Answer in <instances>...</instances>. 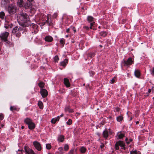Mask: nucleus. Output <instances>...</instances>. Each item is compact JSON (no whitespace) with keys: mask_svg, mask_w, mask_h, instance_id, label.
Returning <instances> with one entry per match:
<instances>
[{"mask_svg":"<svg viewBox=\"0 0 154 154\" xmlns=\"http://www.w3.org/2000/svg\"><path fill=\"white\" fill-rule=\"evenodd\" d=\"M1 126H2V127H3V125H1Z\"/></svg>","mask_w":154,"mask_h":154,"instance_id":"61","label":"nucleus"},{"mask_svg":"<svg viewBox=\"0 0 154 154\" xmlns=\"http://www.w3.org/2000/svg\"><path fill=\"white\" fill-rule=\"evenodd\" d=\"M119 145H118V144H117V143H116L115 144V148L116 149H117V150L119 149Z\"/></svg>","mask_w":154,"mask_h":154,"instance_id":"44","label":"nucleus"},{"mask_svg":"<svg viewBox=\"0 0 154 154\" xmlns=\"http://www.w3.org/2000/svg\"><path fill=\"white\" fill-rule=\"evenodd\" d=\"M47 20L42 25H44L45 23H47L48 25L49 26H51L52 25V23H49V21H48V20H49V17L48 16V15H47Z\"/></svg>","mask_w":154,"mask_h":154,"instance_id":"25","label":"nucleus"},{"mask_svg":"<svg viewBox=\"0 0 154 154\" xmlns=\"http://www.w3.org/2000/svg\"><path fill=\"white\" fill-rule=\"evenodd\" d=\"M24 128V126H22L21 127V128H22V129H23V128Z\"/></svg>","mask_w":154,"mask_h":154,"instance_id":"57","label":"nucleus"},{"mask_svg":"<svg viewBox=\"0 0 154 154\" xmlns=\"http://www.w3.org/2000/svg\"><path fill=\"white\" fill-rule=\"evenodd\" d=\"M5 16V13L2 11L0 12V18H1L3 20Z\"/></svg>","mask_w":154,"mask_h":154,"instance_id":"26","label":"nucleus"},{"mask_svg":"<svg viewBox=\"0 0 154 154\" xmlns=\"http://www.w3.org/2000/svg\"><path fill=\"white\" fill-rule=\"evenodd\" d=\"M13 26V25L12 23L7 22H6L5 25V27L6 29L8 28H11Z\"/></svg>","mask_w":154,"mask_h":154,"instance_id":"15","label":"nucleus"},{"mask_svg":"<svg viewBox=\"0 0 154 154\" xmlns=\"http://www.w3.org/2000/svg\"><path fill=\"white\" fill-rule=\"evenodd\" d=\"M58 60H59V58H58V56H55L54 58V60L56 62H57Z\"/></svg>","mask_w":154,"mask_h":154,"instance_id":"45","label":"nucleus"},{"mask_svg":"<svg viewBox=\"0 0 154 154\" xmlns=\"http://www.w3.org/2000/svg\"><path fill=\"white\" fill-rule=\"evenodd\" d=\"M9 33L8 32H4L2 33L0 35V37L2 40H3L5 42L7 41V37L9 35Z\"/></svg>","mask_w":154,"mask_h":154,"instance_id":"7","label":"nucleus"},{"mask_svg":"<svg viewBox=\"0 0 154 154\" xmlns=\"http://www.w3.org/2000/svg\"><path fill=\"white\" fill-rule=\"evenodd\" d=\"M117 135L118 137L119 138V139L122 138L123 137L125 136L124 134L119 133H118Z\"/></svg>","mask_w":154,"mask_h":154,"instance_id":"27","label":"nucleus"},{"mask_svg":"<svg viewBox=\"0 0 154 154\" xmlns=\"http://www.w3.org/2000/svg\"><path fill=\"white\" fill-rule=\"evenodd\" d=\"M9 0H2L1 3L4 6L6 5L9 2Z\"/></svg>","mask_w":154,"mask_h":154,"instance_id":"19","label":"nucleus"},{"mask_svg":"<svg viewBox=\"0 0 154 154\" xmlns=\"http://www.w3.org/2000/svg\"><path fill=\"white\" fill-rule=\"evenodd\" d=\"M60 118V116H58L57 118H55L52 119L51 120V122L52 123L54 124L57 121L59 120Z\"/></svg>","mask_w":154,"mask_h":154,"instance_id":"16","label":"nucleus"},{"mask_svg":"<svg viewBox=\"0 0 154 154\" xmlns=\"http://www.w3.org/2000/svg\"><path fill=\"white\" fill-rule=\"evenodd\" d=\"M58 150H59L60 153L61 154H63V149L62 147H59L58 149Z\"/></svg>","mask_w":154,"mask_h":154,"instance_id":"38","label":"nucleus"},{"mask_svg":"<svg viewBox=\"0 0 154 154\" xmlns=\"http://www.w3.org/2000/svg\"><path fill=\"white\" fill-rule=\"evenodd\" d=\"M104 146L103 144H102L100 145V147L101 149H102Z\"/></svg>","mask_w":154,"mask_h":154,"instance_id":"53","label":"nucleus"},{"mask_svg":"<svg viewBox=\"0 0 154 154\" xmlns=\"http://www.w3.org/2000/svg\"><path fill=\"white\" fill-rule=\"evenodd\" d=\"M44 39L46 41L48 42H51L53 40V38L50 35L46 36Z\"/></svg>","mask_w":154,"mask_h":154,"instance_id":"12","label":"nucleus"},{"mask_svg":"<svg viewBox=\"0 0 154 154\" xmlns=\"http://www.w3.org/2000/svg\"><path fill=\"white\" fill-rule=\"evenodd\" d=\"M100 35L103 37L105 36L106 35V32L105 31L101 32H100Z\"/></svg>","mask_w":154,"mask_h":154,"instance_id":"31","label":"nucleus"},{"mask_svg":"<svg viewBox=\"0 0 154 154\" xmlns=\"http://www.w3.org/2000/svg\"><path fill=\"white\" fill-rule=\"evenodd\" d=\"M80 152L82 153H85L86 151V149L84 147H82L80 149Z\"/></svg>","mask_w":154,"mask_h":154,"instance_id":"30","label":"nucleus"},{"mask_svg":"<svg viewBox=\"0 0 154 154\" xmlns=\"http://www.w3.org/2000/svg\"><path fill=\"white\" fill-rule=\"evenodd\" d=\"M70 30H72L74 32V33H75L76 32V30L75 29L74 27H72L70 28Z\"/></svg>","mask_w":154,"mask_h":154,"instance_id":"46","label":"nucleus"},{"mask_svg":"<svg viewBox=\"0 0 154 154\" xmlns=\"http://www.w3.org/2000/svg\"><path fill=\"white\" fill-rule=\"evenodd\" d=\"M106 130L107 129H106L103 132V137L105 138H107L108 136V132Z\"/></svg>","mask_w":154,"mask_h":154,"instance_id":"22","label":"nucleus"},{"mask_svg":"<svg viewBox=\"0 0 154 154\" xmlns=\"http://www.w3.org/2000/svg\"><path fill=\"white\" fill-rule=\"evenodd\" d=\"M116 78L114 77L112 80H110V83H113L115 82L116 80Z\"/></svg>","mask_w":154,"mask_h":154,"instance_id":"42","label":"nucleus"},{"mask_svg":"<svg viewBox=\"0 0 154 154\" xmlns=\"http://www.w3.org/2000/svg\"><path fill=\"white\" fill-rule=\"evenodd\" d=\"M68 62V60L67 59H65L63 61L60 63L61 65L63 66H65Z\"/></svg>","mask_w":154,"mask_h":154,"instance_id":"17","label":"nucleus"},{"mask_svg":"<svg viewBox=\"0 0 154 154\" xmlns=\"http://www.w3.org/2000/svg\"><path fill=\"white\" fill-rule=\"evenodd\" d=\"M64 83L67 87H69L70 86V84L69 82V80L67 78H64Z\"/></svg>","mask_w":154,"mask_h":154,"instance_id":"13","label":"nucleus"},{"mask_svg":"<svg viewBox=\"0 0 154 154\" xmlns=\"http://www.w3.org/2000/svg\"><path fill=\"white\" fill-rule=\"evenodd\" d=\"M65 110L66 112H73L72 109H71L67 107L65 108Z\"/></svg>","mask_w":154,"mask_h":154,"instance_id":"23","label":"nucleus"},{"mask_svg":"<svg viewBox=\"0 0 154 154\" xmlns=\"http://www.w3.org/2000/svg\"><path fill=\"white\" fill-rule=\"evenodd\" d=\"M34 26H37V25H35Z\"/></svg>","mask_w":154,"mask_h":154,"instance_id":"62","label":"nucleus"},{"mask_svg":"<svg viewBox=\"0 0 154 154\" xmlns=\"http://www.w3.org/2000/svg\"><path fill=\"white\" fill-rule=\"evenodd\" d=\"M134 75L136 77H139L140 75L139 71L138 70H136L134 71Z\"/></svg>","mask_w":154,"mask_h":154,"instance_id":"21","label":"nucleus"},{"mask_svg":"<svg viewBox=\"0 0 154 154\" xmlns=\"http://www.w3.org/2000/svg\"><path fill=\"white\" fill-rule=\"evenodd\" d=\"M70 30V28H68L67 29H66V32H67L68 33V32H69Z\"/></svg>","mask_w":154,"mask_h":154,"instance_id":"54","label":"nucleus"},{"mask_svg":"<svg viewBox=\"0 0 154 154\" xmlns=\"http://www.w3.org/2000/svg\"><path fill=\"white\" fill-rule=\"evenodd\" d=\"M24 122L26 124L28 125L33 122L32 120L29 118H27L25 119Z\"/></svg>","mask_w":154,"mask_h":154,"instance_id":"14","label":"nucleus"},{"mask_svg":"<svg viewBox=\"0 0 154 154\" xmlns=\"http://www.w3.org/2000/svg\"><path fill=\"white\" fill-rule=\"evenodd\" d=\"M117 120L118 122H120L123 119V117L122 116H119L117 118Z\"/></svg>","mask_w":154,"mask_h":154,"instance_id":"29","label":"nucleus"},{"mask_svg":"<svg viewBox=\"0 0 154 154\" xmlns=\"http://www.w3.org/2000/svg\"><path fill=\"white\" fill-rule=\"evenodd\" d=\"M39 86L41 88H42L44 86V84L43 82H40L38 84Z\"/></svg>","mask_w":154,"mask_h":154,"instance_id":"43","label":"nucleus"},{"mask_svg":"<svg viewBox=\"0 0 154 154\" xmlns=\"http://www.w3.org/2000/svg\"><path fill=\"white\" fill-rule=\"evenodd\" d=\"M118 145L119 146H120L122 148V149H123L124 150H125L126 149L125 147V143L124 142L122 141L119 140L117 142H116Z\"/></svg>","mask_w":154,"mask_h":154,"instance_id":"11","label":"nucleus"},{"mask_svg":"<svg viewBox=\"0 0 154 154\" xmlns=\"http://www.w3.org/2000/svg\"><path fill=\"white\" fill-rule=\"evenodd\" d=\"M125 140L126 142V143L128 144H129L132 141V139H130L129 140H128V139L127 138H126Z\"/></svg>","mask_w":154,"mask_h":154,"instance_id":"39","label":"nucleus"},{"mask_svg":"<svg viewBox=\"0 0 154 154\" xmlns=\"http://www.w3.org/2000/svg\"><path fill=\"white\" fill-rule=\"evenodd\" d=\"M35 148L38 150L40 151L41 149V147L40 143L36 141H35L33 142Z\"/></svg>","mask_w":154,"mask_h":154,"instance_id":"8","label":"nucleus"},{"mask_svg":"<svg viewBox=\"0 0 154 154\" xmlns=\"http://www.w3.org/2000/svg\"><path fill=\"white\" fill-rule=\"evenodd\" d=\"M28 126L29 128L31 130L34 129L35 127V124L33 122L28 125Z\"/></svg>","mask_w":154,"mask_h":154,"instance_id":"18","label":"nucleus"},{"mask_svg":"<svg viewBox=\"0 0 154 154\" xmlns=\"http://www.w3.org/2000/svg\"><path fill=\"white\" fill-rule=\"evenodd\" d=\"M17 154H22V151L21 150L18 149L17 151Z\"/></svg>","mask_w":154,"mask_h":154,"instance_id":"47","label":"nucleus"},{"mask_svg":"<svg viewBox=\"0 0 154 154\" xmlns=\"http://www.w3.org/2000/svg\"><path fill=\"white\" fill-rule=\"evenodd\" d=\"M63 116V114H62V115H61L60 116L62 117V116Z\"/></svg>","mask_w":154,"mask_h":154,"instance_id":"59","label":"nucleus"},{"mask_svg":"<svg viewBox=\"0 0 154 154\" xmlns=\"http://www.w3.org/2000/svg\"><path fill=\"white\" fill-rule=\"evenodd\" d=\"M131 154H140V152L136 150L132 151L130 152Z\"/></svg>","mask_w":154,"mask_h":154,"instance_id":"28","label":"nucleus"},{"mask_svg":"<svg viewBox=\"0 0 154 154\" xmlns=\"http://www.w3.org/2000/svg\"><path fill=\"white\" fill-rule=\"evenodd\" d=\"M75 149H72L68 152V154H73Z\"/></svg>","mask_w":154,"mask_h":154,"instance_id":"40","label":"nucleus"},{"mask_svg":"<svg viewBox=\"0 0 154 154\" xmlns=\"http://www.w3.org/2000/svg\"><path fill=\"white\" fill-rule=\"evenodd\" d=\"M72 122V121L71 119H69L66 122V124L69 125H70Z\"/></svg>","mask_w":154,"mask_h":154,"instance_id":"37","label":"nucleus"},{"mask_svg":"<svg viewBox=\"0 0 154 154\" xmlns=\"http://www.w3.org/2000/svg\"><path fill=\"white\" fill-rule=\"evenodd\" d=\"M83 27L84 29H85L87 30H89V28H90V27L89 28L88 26H84Z\"/></svg>","mask_w":154,"mask_h":154,"instance_id":"49","label":"nucleus"},{"mask_svg":"<svg viewBox=\"0 0 154 154\" xmlns=\"http://www.w3.org/2000/svg\"><path fill=\"white\" fill-rule=\"evenodd\" d=\"M41 94L43 97H45L48 95L47 91L44 89H42L40 91Z\"/></svg>","mask_w":154,"mask_h":154,"instance_id":"10","label":"nucleus"},{"mask_svg":"<svg viewBox=\"0 0 154 154\" xmlns=\"http://www.w3.org/2000/svg\"><path fill=\"white\" fill-rule=\"evenodd\" d=\"M29 2H32L33 0H27Z\"/></svg>","mask_w":154,"mask_h":154,"instance_id":"55","label":"nucleus"},{"mask_svg":"<svg viewBox=\"0 0 154 154\" xmlns=\"http://www.w3.org/2000/svg\"><path fill=\"white\" fill-rule=\"evenodd\" d=\"M132 119V118H131L130 119V120L131 121V120Z\"/></svg>","mask_w":154,"mask_h":154,"instance_id":"60","label":"nucleus"},{"mask_svg":"<svg viewBox=\"0 0 154 154\" xmlns=\"http://www.w3.org/2000/svg\"><path fill=\"white\" fill-rule=\"evenodd\" d=\"M139 123V121H137V122H136V124H138Z\"/></svg>","mask_w":154,"mask_h":154,"instance_id":"56","label":"nucleus"},{"mask_svg":"<svg viewBox=\"0 0 154 154\" xmlns=\"http://www.w3.org/2000/svg\"><path fill=\"white\" fill-rule=\"evenodd\" d=\"M151 92V89H149L148 92L147 93H146V96H148L149 95V93H150Z\"/></svg>","mask_w":154,"mask_h":154,"instance_id":"50","label":"nucleus"},{"mask_svg":"<svg viewBox=\"0 0 154 154\" xmlns=\"http://www.w3.org/2000/svg\"><path fill=\"white\" fill-rule=\"evenodd\" d=\"M51 145L50 144H47L46 145V148L47 149H49L51 148Z\"/></svg>","mask_w":154,"mask_h":154,"instance_id":"36","label":"nucleus"},{"mask_svg":"<svg viewBox=\"0 0 154 154\" xmlns=\"http://www.w3.org/2000/svg\"><path fill=\"white\" fill-rule=\"evenodd\" d=\"M64 41L65 40L64 38H63L61 39L60 40V44L62 45H63L62 46H63L64 44H65Z\"/></svg>","mask_w":154,"mask_h":154,"instance_id":"32","label":"nucleus"},{"mask_svg":"<svg viewBox=\"0 0 154 154\" xmlns=\"http://www.w3.org/2000/svg\"><path fill=\"white\" fill-rule=\"evenodd\" d=\"M69 149V146L67 144H65L64 146V149L65 151H67Z\"/></svg>","mask_w":154,"mask_h":154,"instance_id":"35","label":"nucleus"},{"mask_svg":"<svg viewBox=\"0 0 154 154\" xmlns=\"http://www.w3.org/2000/svg\"><path fill=\"white\" fill-rule=\"evenodd\" d=\"M23 6L25 9H30L31 12L34 13L35 11V8L32 7V3L30 2H27L25 3Z\"/></svg>","mask_w":154,"mask_h":154,"instance_id":"4","label":"nucleus"},{"mask_svg":"<svg viewBox=\"0 0 154 154\" xmlns=\"http://www.w3.org/2000/svg\"><path fill=\"white\" fill-rule=\"evenodd\" d=\"M95 55V54L94 53H90L88 54V57H94Z\"/></svg>","mask_w":154,"mask_h":154,"instance_id":"34","label":"nucleus"},{"mask_svg":"<svg viewBox=\"0 0 154 154\" xmlns=\"http://www.w3.org/2000/svg\"><path fill=\"white\" fill-rule=\"evenodd\" d=\"M24 149L25 152L28 154H35L34 151L27 146H25Z\"/></svg>","mask_w":154,"mask_h":154,"instance_id":"9","label":"nucleus"},{"mask_svg":"<svg viewBox=\"0 0 154 154\" xmlns=\"http://www.w3.org/2000/svg\"><path fill=\"white\" fill-rule=\"evenodd\" d=\"M57 13H55L53 15V17L54 18H56L57 16Z\"/></svg>","mask_w":154,"mask_h":154,"instance_id":"51","label":"nucleus"},{"mask_svg":"<svg viewBox=\"0 0 154 154\" xmlns=\"http://www.w3.org/2000/svg\"><path fill=\"white\" fill-rule=\"evenodd\" d=\"M124 65L125 66H128L131 65L134 62V60L131 57H129L127 60H123Z\"/></svg>","mask_w":154,"mask_h":154,"instance_id":"6","label":"nucleus"},{"mask_svg":"<svg viewBox=\"0 0 154 154\" xmlns=\"http://www.w3.org/2000/svg\"><path fill=\"white\" fill-rule=\"evenodd\" d=\"M17 18L19 22L25 23L29 21V17L26 13H22L18 14Z\"/></svg>","mask_w":154,"mask_h":154,"instance_id":"1","label":"nucleus"},{"mask_svg":"<svg viewBox=\"0 0 154 154\" xmlns=\"http://www.w3.org/2000/svg\"><path fill=\"white\" fill-rule=\"evenodd\" d=\"M10 109L11 111H13L14 110H16L17 108L14 106H11L10 108Z\"/></svg>","mask_w":154,"mask_h":154,"instance_id":"41","label":"nucleus"},{"mask_svg":"<svg viewBox=\"0 0 154 154\" xmlns=\"http://www.w3.org/2000/svg\"><path fill=\"white\" fill-rule=\"evenodd\" d=\"M151 74L154 76V67H153L152 71L151 72Z\"/></svg>","mask_w":154,"mask_h":154,"instance_id":"52","label":"nucleus"},{"mask_svg":"<svg viewBox=\"0 0 154 154\" xmlns=\"http://www.w3.org/2000/svg\"><path fill=\"white\" fill-rule=\"evenodd\" d=\"M66 38H67L68 37V35H67L66 36Z\"/></svg>","mask_w":154,"mask_h":154,"instance_id":"58","label":"nucleus"},{"mask_svg":"<svg viewBox=\"0 0 154 154\" xmlns=\"http://www.w3.org/2000/svg\"><path fill=\"white\" fill-rule=\"evenodd\" d=\"M38 105L40 109H42L43 108V104L42 102H38Z\"/></svg>","mask_w":154,"mask_h":154,"instance_id":"33","label":"nucleus"},{"mask_svg":"<svg viewBox=\"0 0 154 154\" xmlns=\"http://www.w3.org/2000/svg\"><path fill=\"white\" fill-rule=\"evenodd\" d=\"M64 137L62 135H60L58 137V140L60 142H63L64 140Z\"/></svg>","mask_w":154,"mask_h":154,"instance_id":"24","label":"nucleus"},{"mask_svg":"<svg viewBox=\"0 0 154 154\" xmlns=\"http://www.w3.org/2000/svg\"><path fill=\"white\" fill-rule=\"evenodd\" d=\"M17 5L18 6L20 7L23 6V0H18Z\"/></svg>","mask_w":154,"mask_h":154,"instance_id":"20","label":"nucleus"},{"mask_svg":"<svg viewBox=\"0 0 154 154\" xmlns=\"http://www.w3.org/2000/svg\"><path fill=\"white\" fill-rule=\"evenodd\" d=\"M7 11L10 14H14L17 11V7L14 4L9 5L7 8Z\"/></svg>","mask_w":154,"mask_h":154,"instance_id":"2","label":"nucleus"},{"mask_svg":"<svg viewBox=\"0 0 154 154\" xmlns=\"http://www.w3.org/2000/svg\"><path fill=\"white\" fill-rule=\"evenodd\" d=\"M4 118V116L2 114L0 113V120H2Z\"/></svg>","mask_w":154,"mask_h":154,"instance_id":"48","label":"nucleus"},{"mask_svg":"<svg viewBox=\"0 0 154 154\" xmlns=\"http://www.w3.org/2000/svg\"><path fill=\"white\" fill-rule=\"evenodd\" d=\"M87 19L89 22H92L90 23L91 26H90V29H94L93 28V27L95 25V23L94 22V18L91 16H88V17Z\"/></svg>","mask_w":154,"mask_h":154,"instance_id":"5","label":"nucleus"},{"mask_svg":"<svg viewBox=\"0 0 154 154\" xmlns=\"http://www.w3.org/2000/svg\"><path fill=\"white\" fill-rule=\"evenodd\" d=\"M22 30L21 28H19L18 26L15 27L12 31L13 34L16 35L17 37H19L20 35Z\"/></svg>","mask_w":154,"mask_h":154,"instance_id":"3","label":"nucleus"}]
</instances>
